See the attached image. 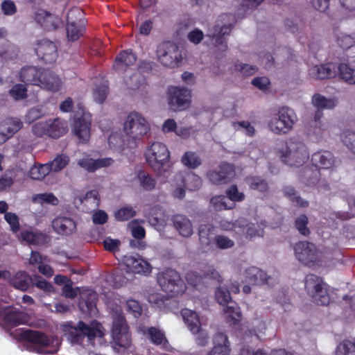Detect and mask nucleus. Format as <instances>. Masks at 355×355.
<instances>
[{"instance_id": "nucleus-13", "label": "nucleus", "mask_w": 355, "mask_h": 355, "mask_svg": "<svg viewBox=\"0 0 355 355\" xmlns=\"http://www.w3.org/2000/svg\"><path fill=\"white\" fill-rule=\"evenodd\" d=\"M297 260L309 267L315 266L318 263V249L315 244L309 241H299L294 247Z\"/></svg>"}, {"instance_id": "nucleus-12", "label": "nucleus", "mask_w": 355, "mask_h": 355, "mask_svg": "<svg viewBox=\"0 0 355 355\" xmlns=\"http://www.w3.org/2000/svg\"><path fill=\"white\" fill-rule=\"evenodd\" d=\"M157 282L166 293L175 295L183 291V282L179 273L172 268H166L157 275Z\"/></svg>"}, {"instance_id": "nucleus-30", "label": "nucleus", "mask_w": 355, "mask_h": 355, "mask_svg": "<svg viewBox=\"0 0 355 355\" xmlns=\"http://www.w3.org/2000/svg\"><path fill=\"white\" fill-rule=\"evenodd\" d=\"M219 278L220 275L214 268L209 269L202 275H199L197 272H190L186 275L187 281L193 286H196L199 284L202 279H218Z\"/></svg>"}, {"instance_id": "nucleus-5", "label": "nucleus", "mask_w": 355, "mask_h": 355, "mask_svg": "<svg viewBox=\"0 0 355 355\" xmlns=\"http://www.w3.org/2000/svg\"><path fill=\"white\" fill-rule=\"evenodd\" d=\"M304 288L307 295L315 304L320 306L329 304V286L322 277L314 274H308L305 277Z\"/></svg>"}, {"instance_id": "nucleus-24", "label": "nucleus", "mask_w": 355, "mask_h": 355, "mask_svg": "<svg viewBox=\"0 0 355 355\" xmlns=\"http://www.w3.org/2000/svg\"><path fill=\"white\" fill-rule=\"evenodd\" d=\"M137 56L132 49L121 51L117 55L113 64V68L116 70H125L126 67L135 63Z\"/></svg>"}, {"instance_id": "nucleus-43", "label": "nucleus", "mask_w": 355, "mask_h": 355, "mask_svg": "<svg viewBox=\"0 0 355 355\" xmlns=\"http://www.w3.org/2000/svg\"><path fill=\"white\" fill-rule=\"evenodd\" d=\"M85 31V25L67 24V37L69 41L74 42L83 35Z\"/></svg>"}, {"instance_id": "nucleus-38", "label": "nucleus", "mask_w": 355, "mask_h": 355, "mask_svg": "<svg viewBox=\"0 0 355 355\" xmlns=\"http://www.w3.org/2000/svg\"><path fill=\"white\" fill-rule=\"evenodd\" d=\"M85 14L82 9L74 6L71 8L67 14V24L86 25Z\"/></svg>"}, {"instance_id": "nucleus-37", "label": "nucleus", "mask_w": 355, "mask_h": 355, "mask_svg": "<svg viewBox=\"0 0 355 355\" xmlns=\"http://www.w3.org/2000/svg\"><path fill=\"white\" fill-rule=\"evenodd\" d=\"M24 241L32 245H44L48 242V236L41 232L24 231L21 234Z\"/></svg>"}, {"instance_id": "nucleus-61", "label": "nucleus", "mask_w": 355, "mask_h": 355, "mask_svg": "<svg viewBox=\"0 0 355 355\" xmlns=\"http://www.w3.org/2000/svg\"><path fill=\"white\" fill-rule=\"evenodd\" d=\"M235 225L245 226L246 227V234L250 238H252L258 234L259 230L257 228L255 224L247 223V220L244 218H240L236 221Z\"/></svg>"}, {"instance_id": "nucleus-44", "label": "nucleus", "mask_w": 355, "mask_h": 355, "mask_svg": "<svg viewBox=\"0 0 355 355\" xmlns=\"http://www.w3.org/2000/svg\"><path fill=\"white\" fill-rule=\"evenodd\" d=\"M48 163L34 165L29 171V176L33 180H40L51 172Z\"/></svg>"}, {"instance_id": "nucleus-21", "label": "nucleus", "mask_w": 355, "mask_h": 355, "mask_svg": "<svg viewBox=\"0 0 355 355\" xmlns=\"http://www.w3.org/2000/svg\"><path fill=\"white\" fill-rule=\"evenodd\" d=\"M245 282L254 285H270V279H271L267 275L266 272L260 268L251 266L245 271Z\"/></svg>"}, {"instance_id": "nucleus-31", "label": "nucleus", "mask_w": 355, "mask_h": 355, "mask_svg": "<svg viewBox=\"0 0 355 355\" xmlns=\"http://www.w3.org/2000/svg\"><path fill=\"white\" fill-rule=\"evenodd\" d=\"M3 319L10 325L18 326L27 322L28 315L24 311L11 309L4 313Z\"/></svg>"}, {"instance_id": "nucleus-14", "label": "nucleus", "mask_w": 355, "mask_h": 355, "mask_svg": "<svg viewBox=\"0 0 355 355\" xmlns=\"http://www.w3.org/2000/svg\"><path fill=\"white\" fill-rule=\"evenodd\" d=\"M168 94V105L173 111H182L190 106L191 94L187 88L171 87Z\"/></svg>"}, {"instance_id": "nucleus-46", "label": "nucleus", "mask_w": 355, "mask_h": 355, "mask_svg": "<svg viewBox=\"0 0 355 355\" xmlns=\"http://www.w3.org/2000/svg\"><path fill=\"white\" fill-rule=\"evenodd\" d=\"M69 156L65 154L57 155L53 160L48 162V166L51 168V171L58 172L65 168L69 164Z\"/></svg>"}, {"instance_id": "nucleus-9", "label": "nucleus", "mask_w": 355, "mask_h": 355, "mask_svg": "<svg viewBox=\"0 0 355 355\" xmlns=\"http://www.w3.org/2000/svg\"><path fill=\"white\" fill-rule=\"evenodd\" d=\"M92 121V114L83 107H80L75 112L72 129L80 142L86 143L89 139Z\"/></svg>"}, {"instance_id": "nucleus-52", "label": "nucleus", "mask_w": 355, "mask_h": 355, "mask_svg": "<svg viewBox=\"0 0 355 355\" xmlns=\"http://www.w3.org/2000/svg\"><path fill=\"white\" fill-rule=\"evenodd\" d=\"M26 85L20 83L15 84L10 89L9 94L15 100H23L28 96Z\"/></svg>"}, {"instance_id": "nucleus-54", "label": "nucleus", "mask_w": 355, "mask_h": 355, "mask_svg": "<svg viewBox=\"0 0 355 355\" xmlns=\"http://www.w3.org/2000/svg\"><path fill=\"white\" fill-rule=\"evenodd\" d=\"M215 298L218 304L225 305L232 300L230 291L224 287L219 286L215 292Z\"/></svg>"}, {"instance_id": "nucleus-11", "label": "nucleus", "mask_w": 355, "mask_h": 355, "mask_svg": "<svg viewBox=\"0 0 355 355\" xmlns=\"http://www.w3.org/2000/svg\"><path fill=\"white\" fill-rule=\"evenodd\" d=\"M63 330L71 338L73 343H78L83 339L84 337H87L89 340H93L96 338L97 333L99 336H101V331L97 328L90 327L82 320H80L77 325H73L72 322H67L63 324Z\"/></svg>"}, {"instance_id": "nucleus-50", "label": "nucleus", "mask_w": 355, "mask_h": 355, "mask_svg": "<svg viewBox=\"0 0 355 355\" xmlns=\"http://www.w3.org/2000/svg\"><path fill=\"white\" fill-rule=\"evenodd\" d=\"M335 355H355V341L345 340L337 347Z\"/></svg>"}, {"instance_id": "nucleus-35", "label": "nucleus", "mask_w": 355, "mask_h": 355, "mask_svg": "<svg viewBox=\"0 0 355 355\" xmlns=\"http://www.w3.org/2000/svg\"><path fill=\"white\" fill-rule=\"evenodd\" d=\"M284 196L286 197L292 203L299 207L305 208L309 205L307 200H304L300 196L297 195L295 188L292 186H285L282 189Z\"/></svg>"}, {"instance_id": "nucleus-62", "label": "nucleus", "mask_w": 355, "mask_h": 355, "mask_svg": "<svg viewBox=\"0 0 355 355\" xmlns=\"http://www.w3.org/2000/svg\"><path fill=\"white\" fill-rule=\"evenodd\" d=\"M343 142L355 154V132L349 130L345 131L343 135Z\"/></svg>"}, {"instance_id": "nucleus-27", "label": "nucleus", "mask_w": 355, "mask_h": 355, "mask_svg": "<svg viewBox=\"0 0 355 355\" xmlns=\"http://www.w3.org/2000/svg\"><path fill=\"white\" fill-rule=\"evenodd\" d=\"M33 277L25 271L17 272L10 279V284L14 288L26 291L31 286Z\"/></svg>"}, {"instance_id": "nucleus-51", "label": "nucleus", "mask_w": 355, "mask_h": 355, "mask_svg": "<svg viewBox=\"0 0 355 355\" xmlns=\"http://www.w3.org/2000/svg\"><path fill=\"white\" fill-rule=\"evenodd\" d=\"M218 171L220 178L223 179V184L229 182L235 174L233 165L226 162L220 164Z\"/></svg>"}, {"instance_id": "nucleus-42", "label": "nucleus", "mask_w": 355, "mask_h": 355, "mask_svg": "<svg viewBox=\"0 0 355 355\" xmlns=\"http://www.w3.org/2000/svg\"><path fill=\"white\" fill-rule=\"evenodd\" d=\"M181 162L184 166L191 169L198 168L202 164L200 157L192 151L185 152L182 157Z\"/></svg>"}, {"instance_id": "nucleus-40", "label": "nucleus", "mask_w": 355, "mask_h": 355, "mask_svg": "<svg viewBox=\"0 0 355 355\" xmlns=\"http://www.w3.org/2000/svg\"><path fill=\"white\" fill-rule=\"evenodd\" d=\"M214 227L209 224H202L199 226V241L202 245L209 246L212 241Z\"/></svg>"}, {"instance_id": "nucleus-1", "label": "nucleus", "mask_w": 355, "mask_h": 355, "mask_svg": "<svg viewBox=\"0 0 355 355\" xmlns=\"http://www.w3.org/2000/svg\"><path fill=\"white\" fill-rule=\"evenodd\" d=\"M19 79L25 85L37 86L51 92L60 91L62 85L60 78L53 71L35 66L23 67Z\"/></svg>"}, {"instance_id": "nucleus-53", "label": "nucleus", "mask_w": 355, "mask_h": 355, "mask_svg": "<svg viewBox=\"0 0 355 355\" xmlns=\"http://www.w3.org/2000/svg\"><path fill=\"white\" fill-rule=\"evenodd\" d=\"M211 204L217 211L222 209H231L234 207L235 204L231 202L230 205L227 204V198L224 196H215L211 198Z\"/></svg>"}, {"instance_id": "nucleus-59", "label": "nucleus", "mask_w": 355, "mask_h": 355, "mask_svg": "<svg viewBox=\"0 0 355 355\" xmlns=\"http://www.w3.org/2000/svg\"><path fill=\"white\" fill-rule=\"evenodd\" d=\"M185 186L189 190L195 191L198 189L201 184L202 181L199 176L195 174H190L184 178Z\"/></svg>"}, {"instance_id": "nucleus-63", "label": "nucleus", "mask_w": 355, "mask_h": 355, "mask_svg": "<svg viewBox=\"0 0 355 355\" xmlns=\"http://www.w3.org/2000/svg\"><path fill=\"white\" fill-rule=\"evenodd\" d=\"M228 198L234 202H240L244 200L245 195L243 193L239 192L236 184H232L226 191Z\"/></svg>"}, {"instance_id": "nucleus-28", "label": "nucleus", "mask_w": 355, "mask_h": 355, "mask_svg": "<svg viewBox=\"0 0 355 355\" xmlns=\"http://www.w3.org/2000/svg\"><path fill=\"white\" fill-rule=\"evenodd\" d=\"M181 313L189 329L193 334H198L201 326L197 313L188 309H184L182 310Z\"/></svg>"}, {"instance_id": "nucleus-4", "label": "nucleus", "mask_w": 355, "mask_h": 355, "mask_svg": "<svg viewBox=\"0 0 355 355\" xmlns=\"http://www.w3.org/2000/svg\"><path fill=\"white\" fill-rule=\"evenodd\" d=\"M297 121L295 111L287 106L280 107L272 114L268 122L269 130L275 135H285L289 134Z\"/></svg>"}, {"instance_id": "nucleus-8", "label": "nucleus", "mask_w": 355, "mask_h": 355, "mask_svg": "<svg viewBox=\"0 0 355 355\" xmlns=\"http://www.w3.org/2000/svg\"><path fill=\"white\" fill-rule=\"evenodd\" d=\"M150 130L149 125L146 119L137 112H131L128 114L123 124V131L129 140L135 143L140 140Z\"/></svg>"}, {"instance_id": "nucleus-20", "label": "nucleus", "mask_w": 355, "mask_h": 355, "mask_svg": "<svg viewBox=\"0 0 355 355\" xmlns=\"http://www.w3.org/2000/svg\"><path fill=\"white\" fill-rule=\"evenodd\" d=\"M113 162V159L110 157L99 158L96 159L89 157H83L78 160V164L85 171L89 173H94L99 168L110 166Z\"/></svg>"}, {"instance_id": "nucleus-34", "label": "nucleus", "mask_w": 355, "mask_h": 355, "mask_svg": "<svg viewBox=\"0 0 355 355\" xmlns=\"http://www.w3.org/2000/svg\"><path fill=\"white\" fill-rule=\"evenodd\" d=\"M68 130L66 121L60 119H49V137L59 138L63 136Z\"/></svg>"}, {"instance_id": "nucleus-29", "label": "nucleus", "mask_w": 355, "mask_h": 355, "mask_svg": "<svg viewBox=\"0 0 355 355\" xmlns=\"http://www.w3.org/2000/svg\"><path fill=\"white\" fill-rule=\"evenodd\" d=\"M143 334L147 336L150 342L154 345H165L168 343L164 332L157 327H148L144 329Z\"/></svg>"}, {"instance_id": "nucleus-39", "label": "nucleus", "mask_w": 355, "mask_h": 355, "mask_svg": "<svg viewBox=\"0 0 355 355\" xmlns=\"http://www.w3.org/2000/svg\"><path fill=\"white\" fill-rule=\"evenodd\" d=\"M137 179L140 187L145 191H152L156 187L157 181L155 179L144 171H139L138 172Z\"/></svg>"}, {"instance_id": "nucleus-10", "label": "nucleus", "mask_w": 355, "mask_h": 355, "mask_svg": "<svg viewBox=\"0 0 355 355\" xmlns=\"http://www.w3.org/2000/svg\"><path fill=\"white\" fill-rule=\"evenodd\" d=\"M159 61L166 67L173 68L182 62V57L178 46L171 41H164L157 49Z\"/></svg>"}, {"instance_id": "nucleus-26", "label": "nucleus", "mask_w": 355, "mask_h": 355, "mask_svg": "<svg viewBox=\"0 0 355 355\" xmlns=\"http://www.w3.org/2000/svg\"><path fill=\"white\" fill-rule=\"evenodd\" d=\"M172 221L175 228L179 234L184 237H189L193 234V226L191 221L186 216L182 214L173 216Z\"/></svg>"}, {"instance_id": "nucleus-7", "label": "nucleus", "mask_w": 355, "mask_h": 355, "mask_svg": "<svg viewBox=\"0 0 355 355\" xmlns=\"http://www.w3.org/2000/svg\"><path fill=\"white\" fill-rule=\"evenodd\" d=\"M145 157L147 163L154 171L161 172L169 162L170 152L164 144L156 141L147 148Z\"/></svg>"}, {"instance_id": "nucleus-25", "label": "nucleus", "mask_w": 355, "mask_h": 355, "mask_svg": "<svg viewBox=\"0 0 355 355\" xmlns=\"http://www.w3.org/2000/svg\"><path fill=\"white\" fill-rule=\"evenodd\" d=\"M23 340L42 347L49 345L50 340L46 334L40 331L27 329L21 334Z\"/></svg>"}, {"instance_id": "nucleus-60", "label": "nucleus", "mask_w": 355, "mask_h": 355, "mask_svg": "<svg viewBox=\"0 0 355 355\" xmlns=\"http://www.w3.org/2000/svg\"><path fill=\"white\" fill-rule=\"evenodd\" d=\"M127 311L132 314L134 318H138L142 313V308L138 301L135 300H128L126 302Z\"/></svg>"}, {"instance_id": "nucleus-58", "label": "nucleus", "mask_w": 355, "mask_h": 355, "mask_svg": "<svg viewBox=\"0 0 355 355\" xmlns=\"http://www.w3.org/2000/svg\"><path fill=\"white\" fill-rule=\"evenodd\" d=\"M136 215V211L130 207H124L115 213V217L118 220H128Z\"/></svg>"}, {"instance_id": "nucleus-48", "label": "nucleus", "mask_w": 355, "mask_h": 355, "mask_svg": "<svg viewBox=\"0 0 355 355\" xmlns=\"http://www.w3.org/2000/svg\"><path fill=\"white\" fill-rule=\"evenodd\" d=\"M107 94L108 84L107 81H103L94 89L93 97L96 102L102 103L106 99Z\"/></svg>"}, {"instance_id": "nucleus-57", "label": "nucleus", "mask_w": 355, "mask_h": 355, "mask_svg": "<svg viewBox=\"0 0 355 355\" xmlns=\"http://www.w3.org/2000/svg\"><path fill=\"white\" fill-rule=\"evenodd\" d=\"M31 285L35 286L45 292L50 293L53 291V285L39 275H35L34 277H33Z\"/></svg>"}, {"instance_id": "nucleus-3", "label": "nucleus", "mask_w": 355, "mask_h": 355, "mask_svg": "<svg viewBox=\"0 0 355 355\" xmlns=\"http://www.w3.org/2000/svg\"><path fill=\"white\" fill-rule=\"evenodd\" d=\"M279 157L283 163L290 166H302L309 158L306 145L293 139L288 140L279 150Z\"/></svg>"}, {"instance_id": "nucleus-32", "label": "nucleus", "mask_w": 355, "mask_h": 355, "mask_svg": "<svg viewBox=\"0 0 355 355\" xmlns=\"http://www.w3.org/2000/svg\"><path fill=\"white\" fill-rule=\"evenodd\" d=\"M23 126L19 119L8 117L0 122V128L4 133L11 138Z\"/></svg>"}, {"instance_id": "nucleus-18", "label": "nucleus", "mask_w": 355, "mask_h": 355, "mask_svg": "<svg viewBox=\"0 0 355 355\" xmlns=\"http://www.w3.org/2000/svg\"><path fill=\"white\" fill-rule=\"evenodd\" d=\"M123 262L126 268L135 274H149L151 272V266L148 262L133 255H125Z\"/></svg>"}, {"instance_id": "nucleus-56", "label": "nucleus", "mask_w": 355, "mask_h": 355, "mask_svg": "<svg viewBox=\"0 0 355 355\" xmlns=\"http://www.w3.org/2000/svg\"><path fill=\"white\" fill-rule=\"evenodd\" d=\"M231 303L230 305H227L225 309V313L232 320L239 321L241 318V313L240 311V308L237 305L235 302H230Z\"/></svg>"}, {"instance_id": "nucleus-36", "label": "nucleus", "mask_w": 355, "mask_h": 355, "mask_svg": "<svg viewBox=\"0 0 355 355\" xmlns=\"http://www.w3.org/2000/svg\"><path fill=\"white\" fill-rule=\"evenodd\" d=\"M245 181L251 190H256L261 193H265L268 190V182L261 176H248L245 178Z\"/></svg>"}, {"instance_id": "nucleus-23", "label": "nucleus", "mask_w": 355, "mask_h": 355, "mask_svg": "<svg viewBox=\"0 0 355 355\" xmlns=\"http://www.w3.org/2000/svg\"><path fill=\"white\" fill-rule=\"evenodd\" d=\"M52 226L55 232L62 235H69L76 229V222L69 217H58L53 220Z\"/></svg>"}, {"instance_id": "nucleus-41", "label": "nucleus", "mask_w": 355, "mask_h": 355, "mask_svg": "<svg viewBox=\"0 0 355 355\" xmlns=\"http://www.w3.org/2000/svg\"><path fill=\"white\" fill-rule=\"evenodd\" d=\"M312 103L318 109H332L336 107L337 101L335 98H327L320 94H315L312 97Z\"/></svg>"}, {"instance_id": "nucleus-19", "label": "nucleus", "mask_w": 355, "mask_h": 355, "mask_svg": "<svg viewBox=\"0 0 355 355\" xmlns=\"http://www.w3.org/2000/svg\"><path fill=\"white\" fill-rule=\"evenodd\" d=\"M233 28L232 24L223 25L219 26L216 25L213 28L209 29L206 36L214 40V45L217 47H221L223 51H225L227 48L225 35H229Z\"/></svg>"}, {"instance_id": "nucleus-6", "label": "nucleus", "mask_w": 355, "mask_h": 355, "mask_svg": "<svg viewBox=\"0 0 355 355\" xmlns=\"http://www.w3.org/2000/svg\"><path fill=\"white\" fill-rule=\"evenodd\" d=\"M112 336L114 341L113 349L119 352L117 347L128 349L131 345V334L125 318L121 313H116L113 318Z\"/></svg>"}, {"instance_id": "nucleus-17", "label": "nucleus", "mask_w": 355, "mask_h": 355, "mask_svg": "<svg viewBox=\"0 0 355 355\" xmlns=\"http://www.w3.org/2000/svg\"><path fill=\"white\" fill-rule=\"evenodd\" d=\"M35 20L47 31L57 30L62 24L60 17L44 10H38L36 12Z\"/></svg>"}, {"instance_id": "nucleus-2", "label": "nucleus", "mask_w": 355, "mask_h": 355, "mask_svg": "<svg viewBox=\"0 0 355 355\" xmlns=\"http://www.w3.org/2000/svg\"><path fill=\"white\" fill-rule=\"evenodd\" d=\"M334 157L328 150L318 151L311 156L313 167H304L300 171L302 181L308 186L316 185L320 178L319 168L327 169L334 164Z\"/></svg>"}, {"instance_id": "nucleus-33", "label": "nucleus", "mask_w": 355, "mask_h": 355, "mask_svg": "<svg viewBox=\"0 0 355 355\" xmlns=\"http://www.w3.org/2000/svg\"><path fill=\"white\" fill-rule=\"evenodd\" d=\"M335 71L332 69L331 64L316 65L310 69L312 78L318 80L331 78L335 76Z\"/></svg>"}, {"instance_id": "nucleus-16", "label": "nucleus", "mask_w": 355, "mask_h": 355, "mask_svg": "<svg viewBox=\"0 0 355 355\" xmlns=\"http://www.w3.org/2000/svg\"><path fill=\"white\" fill-rule=\"evenodd\" d=\"M211 343L212 347L206 355H230L231 343L225 332L215 333L212 336Z\"/></svg>"}, {"instance_id": "nucleus-45", "label": "nucleus", "mask_w": 355, "mask_h": 355, "mask_svg": "<svg viewBox=\"0 0 355 355\" xmlns=\"http://www.w3.org/2000/svg\"><path fill=\"white\" fill-rule=\"evenodd\" d=\"M340 78L347 83L355 84V69L351 68L345 63H341L338 66Z\"/></svg>"}, {"instance_id": "nucleus-49", "label": "nucleus", "mask_w": 355, "mask_h": 355, "mask_svg": "<svg viewBox=\"0 0 355 355\" xmlns=\"http://www.w3.org/2000/svg\"><path fill=\"white\" fill-rule=\"evenodd\" d=\"M309 219L306 215L301 214L295 220V227L298 232L304 236L310 234L311 231L308 227Z\"/></svg>"}, {"instance_id": "nucleus-15", "label": "nucleus", "mask_w": 355, "mask_h": 355, "mask_svg": "<svg viewBox=\"0 0 355 355\" xmlns=\"http://www.w3.org/2000/svg\"><path fill=\"white\" fill-rule=\"evenodd\" d=\"M35 51L38 58L45 64L54 62L58 55L55 44L46 38L37 41Z\"/></svg>"}, {"instance_id": "nucleus-47", "label": "nucleus", "mask_w": 355, "mask_h": 355, "mask_svg": "<svg viewBox=\"0 0 355 355\" xmlns=\"http://www.w3.org/2000/svg\"><path fill=\"white\" fill-rule=\"evenodd\" d=\"M32 201L34 203L50 204L52 205H57L59 202L58 199L52 193L35 194L32 197Z\"/></svg>"}, {"instance_id": "nucleus-55", "label": "nucleus", "mask_w": 355, "mask_h": 355, "mask_svg": "<svg viewBox=\"0 0 355 355\" xmlns=\"http://www.w3.org/2000/svg\"><path fill=\"white\" fill-rule=\"evenodd\" d=\"M49 120L46 121H40L35 123L32 126V132L36 137H43L44 135L49 136Z\"/></svg>"}, {"instance_id": "nucleus-22", "label": "nucleus", "mask_w": 355, "mask_h": 355, "mask_svg": "<svg viewBox=\"0 0 355 355\" xmlns=\"http://www.w3.org/2000/svg\"><path fill=\"white\" fill-rule=\"evenodd\" d=\"M98 297L95 293H90L86 295H81L78 300V307L80 310L89 315H95L97 312Z\"/></svg>"}, {"instance_id": "nucleus-64", "label": "nucleus", "mask_w": 355, "mask_h": 355, "mask_svg": "<svg viewBox=\"0 0 355 355\" xmlns=\"http://www.w3.org/2000/svg\"><path fill=\"white\" fill-rule=\"evenodd\" d=\"M216 246L220 249H228L234 245V242L226 236L217 235L214 238Z\"/></svg>"}]
</instances>
